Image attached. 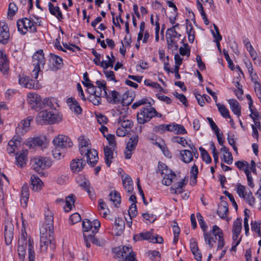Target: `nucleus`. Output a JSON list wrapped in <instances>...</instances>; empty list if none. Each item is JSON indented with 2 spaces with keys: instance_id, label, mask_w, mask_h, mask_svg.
Segmentation results:
<instances>
[{
  "instance_id": "f257e3e1",
  "label": "nucleus",
  "mask_w": 261,
  "mask_h": 261,
  "mask_svg": "<svg viewBox=\"0 0 261 261\" xmlns=\"http://www.w3.org/2000/svg\"><path fill=\"white\" fill-rule=\"evenodd\" d=\"M54 105L49 98H45L43 101V110L39 113L36 117V122L38 124H52L56 122V117L53 112Z\"/></svg>"
},
{
  "instance_id": "f03ea898",
  "label": "nucleus",
  "mask_w": 261,
  "mask_h": 261,
  "mask_svg": "<svg viewBox=\"0 0 261 261\" xmlns=\"http://www.w3.org/2000/svg\"><path fill=\"white\" fill-rule=\"evenodd\" d=\"M151 105V103H148V106L142 108L137 113V120L138 123L144 124L155 116L159 117L162 116V115L159 114Z\"/></svg>"
},
{
  "instance_id": "7ed1b4c3",
  "label": "nucleus",
  "mask_w": 261,
  "mask_h": 261,
  "mask_svg": "<svg viewBox=\"0 0 261 261\" xmlns=\"http://www.w3.org/2000/svg\"><path fill=\"white\" fill-rule=\"evenodd\" d=\"M79 148L81 155L86 156L87 163L91 166L94 167L98 160L97 151L91 149V145L83 146V147H79Z\"/></svg>"
},
{
  "instance_id": "20e7f679",
  "label": "nucleus",
  "mask_w": 261,
  "mask_h": 261,
  "mask_svg": "<svg viewBox=\"0 0 261 261\" xmlns=\"http://www.w3.org/2000/svg\"><path fill=\"white\" fill-rule=\"evenodd\" d=\"M236 191L239 196L251 206H254L255 200L250 190H246V187L240 183L236 185Z\"/></svg>"
},
{
  "instance_id": "39448f33",
  "label": "nucleus",
  "mask_w": 261,
  "mask_h": 261,
  "mask_svg": "<svg viewBox=\"0 0 261 261\" xmlns=\"http://www.w3.org/2000/svg\"><path fill=\"white\" fill-rule=\"evenodd\" d=\"M181 35L176 30H167L166 40L168 48L172 50H176L178 48L177 42L180 39Z\"/></svg>"
},
{
  "instance_id": "423d86ee",
  "label": "nucleus",
  "mask_w": 261,
  "mask_h": 261,
  "mask_svg": "<svg viewBox=\"0 0 261 261\" xmlns=\"http://www.w3.org/2000/svg\"><path fill=\"white\" fill-rule=\"evenodd\" d=\"M17 26L18 31L23 35L28 31L32 33L36 32V23L27 18L18 20Z\"/></svg>"
},
{
  "instance_id": "0eeeda50",
  "label": "nucleus",
  "mask_w": 261,
  "mask_h": 261,
  "mask_svg": "<svg viewBox=\"0 0 261 261\" xmlns=\"http://www.w3.org/2000/svg\"><path fill=\"white\" fill-rule=\"evenodd\" d=\"M152 229L150 231H145L136 234L134 236V239L135 241L141 240H150L153 243L162 244L163 242L162 237L156 234L155 236H152Z\"/></svg>"
},
{
  "instance_id": "6e6552de",
  "label": "nucleus",
  "mask_w": 261,
  "mask_h": 261,
  "mask_svg": "<svg viewBox=\"0 0 261 261\" xmlns=\"http://www.w3.org/2000/svg\"><path fill=\"white\" fill-rule=\"evenodd\" d=\"M32 161L34 170L38 173L42 169L48 168L52 165L51 160L46 157L38 156L34 158Z\"/></svg>"
},
{
  "instance_id": "1a4fd4ad",
  "label": "nucleus",
  "mask_w": 261,
  "mask_h": 261,
  "mask_svg": "<svg viewBox=\"0 0 261 261\" xmlns=\"http://www.w3.org/2000/svg\"><path fill=\"white\" fill-rule=\"evenodd\" d=\"M53 143L55 146L65 149L66 150L68 148L71 147L73 144L71 139L66 136L59 135L56 137L53 140Z\"/></svg>"
},
{
  "instance_id": "9d476101",
  "label": "nucleus",
  "mask_w": 261,
  "mask_h": 261,
  "mask_svg": "<svg viewBox=\"0 0 261 261\" xmlns=\"http://www.w3.org/2000/svg\"><path fill=\"white\" fill-rule=\"evenodd\" d=\"M28 102L30 105L31 108L39 111L43 108V102L41 101V98L38 94L32 93H29L28 95Z\"/></svg>"
},
{
  "instance_id": "9b49d317",
  "label": "nucleus",
  "mask_w": 261,
  "mask_h": 261,
  "mask_svg": "<svg viewBox=\"0 0 261 261\" xmlns=\"http://www.w3.org/2000/svg\"><path fill=\"white\" fill-rule=\"evenodd\" d=\"M138 139L139 137L137 135H135L129 138L124 151L125 159H129L131 158L133 151L135 150L138 144Z\"/></svg>"
},
{
  "instance_id": "f8f14e48",
  "label": "nucleus",
  "mask_w": 261,
  "mask_h": 261,
  "mask_svg": "<svg viewBox=\"0 0 261 261\" xmlns=\"http://www.w3.org/2000/svg\"><path fill=\"white\" fill-rule=\"evenodd\" d=\"M54 217L53 215L50 212L47 211L45 214V227L41 230H44V232L48 233L49 237L53 235L54 231Z\"/></svg>"
},
{
  "instance_id": "ddd939ff",
  "label": "nucleus",
  "mask_w": 261,
  "mask_h": 261,
  "mask_svg": "<svg viewBox=\"0 0 261 261\" xmlns=\"http://www.w3.org/2000/svg\"><path fill=\"white\" fill-rule=\"evenodd\" d=\"M32 120L31 117H28L27 119L22 120L16 128V133L17 136L22 135L28 132L30 129V122Z\"/></svg>"
},
{
  "instance_id": "4468645a",
  "label": "nucleus",
  "mask_w": 261,
  "mask_h": 261,
  "mask_svg": "<svg viewBox=\"0 0 261 261\" xmlns=\"http://www.w3.org/2000/svg\"><path fill=\"white\" fill-rule=\"evenodd\" d=\"M49 62L50 64H52V66L51 65L49 66L50 69L53 71L58 70L63 66L62 59L54 54L50 53L49 54Z\"/></svg>"
},
{
  "instance_id": "2eb2a0df",
  "label": "nucleus",
  "mask_w": 261,
  "mask_h": 261,
  "mask_svg": "<svg viewBox=\"0 0 261 261\" xmlns=\"http://www.w3.org/2000/svg\"><path fill=\"white\" fill-rule=\"evenodd\" d=\"M9 28L5 21L0 22V42L5 44L9 39Z\"/></svg>"
},
{
  "instance_id": "dca6fc26",
  "label": "nucleus",
  "mask_w": 261,
  "mask_h": 261,
  "mask_svg": "<svg viewBox=\"0 0 261 261\" xmlns=\"http://www.w3.org/2000/svg\"><path fill=\"white\" fill-rule=\"evenodd\" d=\"M47 234L44 230H40V249L42 251H46L48 245L51 244L53 241V235H51L50 237L49 236V239H47Z\"/></svg>"
},
{
  "instance_id": "f3484780",
  "label": "nucleus",
  "mask_w": 261,
  "mask_h": 261,
  "mask_svg": "<svg viewBox=\"0 0 261 261\" xmlns=\"http://www.w3.org/2000/svg\"><path fill=\"white\" fill-rule=\"evenodd\" d=\"M21 141L22 138L20 137L14 136L8 142L7 148L8 153L9 154L14 153L16 148L20 145Z\"/></svg>"
},
{
  "instance_id": "a211bd4d",
  "label": "nucleus",
  "mask_w": 261,
  "mask_h": 261,
  "mask_svg": "<svg viewBox=\"0 0 261 261\" xmlns=\"http://www.w3.org/2000/svg\"><path fill=\"white\" fill-rule=\"evenodd\" d=\"M45 60L42 49L37 51L33 56L32 64L33 66H40L43 67Z\"/></svg>"
},
{
  "instance_id": "6ab92c4d",
  "label": "nucleus",
  "mask_w": 261,
  "mask_h": 261,
  "mask_svg": "<svg viewBox=\"0 0 261 261\" xmlns=\"http://www.w3.org/2000/svg\"><path fill=\"white\" fill-rule=\"evenodd\" d=\"M14 226L11 223H7L5 226L4 237L6 244L8 245L12 242L13 238Z\"/></svg>"
},
{
  "instance_id": "aec40b11",
  "label": "nucleus",
  "mask_w": 261,
  "mask_h": 261,
  "mask_svg": "<svg viewBox=\"0 0 261 261\" xmlns=\"http://www.w3.org/2000/svg\"><path fill=\"white\" fill-rule=\"evenodd\" d=\"M86 161L82 159H75L73 160L70 163L71 170L75 173L81 171L85 166Z\"/></svg>"
},
{
  "instance_id": "412c9836",
  "label": "nucleus",
  "mask_w": 261,
  "mask_h": 261,
  "mask_svg": "<svg viewBox=\"0 0 261 261\" xmlns=\"http://www.w3.org/2000/svg\"><path fill=\"white\" fill-rule=\"evenodd\" d=\"M113 252L115 254V257H123L124 254H128L132 252V247L129 246L117 247L113 248Z\"/></svg>"
},
{
  "instance_id": "4be33fe9",
  "label": "nucleus",
  "mask_w": 261,
  "mask_h": 261,
  "mask_svg": "<svg viewBox=\"0 0 261 261\" xmlns=\"http://www.w3.org/2000/svg\"><path fill=\"white\" fill-rule=\"evenodd\" d=\"M29 198V189L27 184H24L21 188L20 203L23 207L27 206Z\"/></svg>"
},
{
  "instance_id": "5701e85b",
  "label": "nucleus",
  "mask_w": 261,
  "mask_h": 261,
  "mask_svg": "<svg viewBox=\"0 0 261 261\" xmlns=\"http://www.w3.org/2000/svg\"><path fill=\"white\" fill-rule=\"evenodd\" d=\"M28 151H23L19 154H16V165L20 168L25 166L28 161Z\"/></svg>"
},
{
  "instance_id": "b1692460",
  "label": "nucleus",
  "mask_w": 261,
  "mask_h": 261,
  "mask_svg": "<svg viewBox=\"0 0 261 261\" xmlns=\"http://www.w3.org/2000/svg\"><path fill=\"white\" fill-rule=\"evenodd\" d=\"M9 69L8 61L6 55L4 54L3 51L0 49V70L4 74L8 72Z\"/></svg>"
},
{
  "instance_id": "393cba45",
  "label": "nucleus",
  "mask_w": 261,
  "mask_h": 261,
  "mask_svg": "<svg viewBox=\"0 0 261 261\" xmlns=\"http://www.w3.org/2000/svg\"><path fill=\"white\" fill-rule=\"evenodd\" d=\"M46 139L44 137H36L28 139V144L30 147L42 146L45 143Z\"/></svg>"
},
{
  "instance_id": "a878e982",
  "label": "nucleus",
  "mask_w": 261,
  "mask_h": 261,
  "mask_svg": "<svg viewBox=\"0 0 261 261\" xmlns=\"http://www.w3.org/2000/svg\"><path fill=\"white\" fill-rule=\"evenodd\" d=\"M115 148H110L107 146L104 147L105 162L108 167H110L112 160L114 158V151Z\"/></svg>"
},
{
  "instance_id": "bb28decb",
  "label": "nucleus",
  "mask_w": 261,
  "mask_h": 261,
  "mask_svg": "<svg viewBox=\"0 0 261 261\" xmlns=\"http://www.w3.org/2000/svg\"><path fill=\"white\" fill-rule=\"evenodd\" d=\"M67 103L69 105L71 111L76 114L82 113V109L77 101L73 98L70 97L67 99Z\"/></svg>"
},
{
  "instance_id": "cd10ccee",
  "label": "nucleus",
  "mask_w": 261,
  "mask_h": 261,
  "mask_svg": "<svg viewBox=\"0 0 261 261\" xmlns=\"http://www.w3.org/2000/svg\"><path fill=\"white\" fill-rule=\"evenodd\" d=\"M32 189L34 191H40L43 185V182L36 175H32L31 177Z\"/></svg>"
},
{
  "instance_id": "c85d7f7f",
  "label": "nucleus",
  "mask_w": 261,
  "mask_h": 261,
  "mask_svg": "<svg viewBox=\"0 0 261 261\" xmlns=\"http://www.w3.org/2000/svg\"><path fill=\"white\" fill-rule=\"evenodd\" d=\"M214 232L213 229L212 232H204L203 234L204 239L206 244L208 245L209 247L212 248L214 244L216 243V240H217V235H214Z\"/></svg>"
},
{
  "instance_id": "c756f323",
  "label": "nucleus",
  "mask_w": 261,
  "mask_h": 261,
  "mask_svg": "<svg viewBox=\"0 0 261 261\" xmlns=\"http://www.w3.org/2000/svg\"><path fill=\"white\" fill-rule=\"evenodd\" d=\"M122 184L125 190L127 191V192L129 193H132L134 187H133V182L131 177L126 175L125 176L122 177Z\"/></svg>"
},
{
  "instance_id": "7c9ffc66",
  "label": "nucleus",
  "mask_w": 261,
  "mask_h": 261,
  "mask_svg": "<svg viewBox=\"0 0 261 261\" xmlns=\"http://www.w3.org/2000/svg\"><path fill=\"white\" fill-rule=\"evenodd\" d=\"M19 83L25 88L32 89L34 87V82L32 80L29 79V77L24 76L23 75L19 76Z\"/></svg>"
},
{
  "instance_id": "2f4dec72",
  "label": "nucleus",
  "mask_w": 261,
  "mask_h": 261,
  "mask_svg": "<svg viewBox=\"0 0 261 261\" xmlns=\"http://www.w3.org/2000/svg\"><path fill=\"white\" fill-rule=\"evenodd\" d=\"M213 231L214 235H217L218 237V249H222L224 245V241L223 239V232L221 229L217 225L213 226Z\"/></svg>"
},
{
  "instance_id": "473e14b6",
  "label": "nucleus",
  "mask_w": 261,
  "mask_h": 261,
  "mask_svg": "<svg viewBox=\"0 0 261 261\" xmlns=\"http://www.w3.org/2000/svg\"><path fill=\"white\" fill-rule=\"evenodd\" d=\"M114 226L116 235L120 236L124 229V221L120 218H117L115 219Z\"/></svg>"
},
{
  "instance_id": "72a5a7b5",
  "label": "nucleus",
  "mask_w": 261,
  "mask_h": 261,
  "mask_svg": "<svg viewBox=\"0 0 261 261\" xmlns=\"http://www.w3.org/2000/svg\"><path fill=\"white\" fill-rule=\"evenodd\" d=\"M228 101L231 111L235 115L239 117L241 113V108L238 101L234 99H229Z\"/></svg>"
},
{
  "instance_id": "f704fd0d",
  "label": "nucleus",
  "mask_w": 261,
  "mask_h": 261,
  "mask_svg": "<svg viewBox=\"0 0 261 261\" xmlns=\"http://www.w3.org/2000/svg\"><path fill=\"white\" fill-rule=\"evenodd\" d=\"M48 9L49 12L58 19H63V15L58 6H54L51 3H48Z\"/></svg>"
},
{
  "instance_id": "c9c22d12",
  "label": "nucleus",
  "mask_w": 261,
  "mask_h": 261,
  "mask_svg": "<svg viewBox=\"0 0 261 261\" xmlns=\"http://www.w3.org/2000/svg\"><path fill=\"white\" fill-rule=\"evenodd\" d=\"M106 96L109 103L117 104L121 101L120 94L116 91H112L111 95H108L107 94Z\"/></svg>"
},
{
  "instance_id": "e433bc0d",
  "label": "nucleus",
  "mask_w": 261,
  "mask_h": 261,
  "mask_svg": "<svg viewBox=\"0 0 261 261\" xmlns=\"http://www.w3.org/2000/svg\"><path fill=\"white\" fill-rule=\"evenodd\" d=\"M186 22L188 40L190 43H193L195 39V31L191 22L188 19H186Z\"/></svg>"
},
{
  "instance_id": "4c0bfd02",
  "label": "nucleus",
  "mask_w": 261,
  "mask_h": 261,
  "mask_svg": "<svg viewBox=\"0 0 261 261\" xmlns=\"http://www.w3.org/2000/svg\"><path fill=\"white\" fill-rule=\"evenodd\" d=\"M182 161L185 163H190L193 159V155L189 150H183L180 152Z\"/></svg>"
},
{
  "instance_id": "58836bf2",
  "label": "nucleus",
  "mask_w": 261,
  "mask_h": 261,
  "mask_svg": "<svg viewBox=\"0 0 261 261\" xmlns=\"http://www.w3.org/2000/svg\"><path fill=\"white\" fill-rule=\"evenodd\" d=\"M110 200L113 204L116 207L120 204L121 197L118 192L117 191L111 192L109 194Z\"/></svg>"
},
{
  "instance_id": "ea45409f",
  "label": "nucleus",
  "mask_w": 261,
  "mask_h": 261,
  "mask_svg": "<svg viewBox=\"0 0 261 261\" xmlns=\"http://www.w3.org/2000/svg\"><path fill=\"white\" fill-rule=\"evenodd\" d=\"M90 185V184L89 181L87 179H85L84 181L80 184V186L87 192L91 199H92L94 198L93 189L91 187Z\"/></svg>"
},
{
  "instance_id": "a19ab883",
  "label": "nucleus",
  "mask_w": 261,
  "mask_h": 261,
  "mask_svg": "<svg viewBox=\"0 0 261 261\" xmlns=\"http://www.w3.org/2000/svg\"><path fill=\"white\" fill-rule=\"evenodd\" d=\"M28 253L29 261H35V253L34 251V241L31 238H29L28 240Z\"/></svg>"
},
{
  "instance_id": "79ce46f5",
  "label": "nucleus",
  "mask_w": 261,
  "mask_h": 261,
  "mask_svg": "<svg viewBox=\"0 0 261 261\" xmlns=\"http://www.w3.org/2000/svg\"><path fill=\"white\" fill-rule=\"evenodd\" d=\"M185 179H182L181 181L178 182L176 185H173L170 188L172 193L174 194H180L182 192L183 187L186 185Z\"/></svg>"
},
{
  "instance_id": "37998d69",
  "label": "nucleus",
  "mask_w": 261,
  "mask_h": 261,
  "mask_svg": "<svg viewBox=\"0 0 261 261\" xmlns=\"http://www.w3.org/2000/svg\"><path fill=\"white\" fill-rule=\"evenodd\" d=\"M228 212V205L226 203H224L219 206L217 213L220 218L223 219L227 217Z\"/></svg>"
},
{
  "instance_id": "c03bdc74",
  "label": "nucleus",
  "mask_w": 261,
  "mask_h": 261,
  "mask_svg": "<svg viewBox=\"0 0 261 261\" xmlns=\"http://www.w3.org/2000/svg\"><path fill=\"white\" fill-rule=\"evenodd\" d=\"M74 198L75 196L72 194L66 197L65 199L66 207H64L66 212H68L71 210L75 201Z\"/></svg>"
},
{
  "instance_id": "a18cd8bd",
  "label": "nucleus",
  "mask_w": 261,
  "mask_h": 261,
  "mask_svg": "<svg viewBox=\"0 0 261 261\" xmlns=\"http://www.w3.org/2000/svg\"><path fill=\"white\" fill-rule=\"evenodd\" d=\"M65 152L66 150L65 149H62L61 148L56 146L55 148L52 150L53 155L55 159L57 160H59L61 158L64 157Z\"/></svg>"
},
{
  "instance_id": "49530a36",
  "label": "nucleus",
  "mask_w": 261,
  "mask_h": 261,
  "mask_svg": "<svg viewBox=\"0 0 261 261\" xmlns=\"http://www.w3.org/2000/svg\"><path fill=\"white\" fill-rule=\"evenodd\" d=\"M216 106L219 112L223 117L226 118H230L229 111L224 105L218 103H216Z\"/></svg>"
},
{
  "instance_id": "de8ad7c7",
  "label": "nucleus",
  "mask_w": 261,
  "mask_h": 261,
  "mask_svg": "<svg viewBox=\"0 0 261 261\" xmlns=\"http://www.w3.org/2000/svg\"><path fill=\"white\" fill-rule=\"evenodd\" d=\"M158 172H160L162 175H166L172 173L173 172L169 169L167 166L164 163L159 162L158 165Z\"/></svg>"
},
{
  "instance_id": "09e8293b",
  "label": "nucleus",
  "mask_w": 261,
  "mask_h": 261,
  "mask_svg": "<svg viewBox=\"0 0 261 261\" xmlns=\"http://www.w3.org/2000/svg\"><path fill=\"white\" fill-rule=\"evenodd\" d=\"M176 176V174L174 172L163 176L162 183L166 186H169L172 184L173 180L175 178Z\"/></svg>"
},
{
  "instance_id": "8fccbe9b",
  "label": "nucleus",
  "mask_w": 261,
  "mask_h": 261,
  "mask_svg": "<svg viewBox=\"0 0 261 261\" xmlns=\"http://www.w3.org/2000/svg\"><path fill=\"white\" fill-rule=\"evenodd\" d=\"M82 227L83 229V234L88 232L93 229L92 222L88 219H84L82 222Z\"/></svg>"
},
{
  "instance_id": "3c124183",
  "label": "nucleus",
  "mask_w": 261,
  "mask_h": 261,
  "mask_svg": "<svg viewBox=\"0 0 261 261\" xmlns=\"http://www.w3.org/2000/svg\"><path fill=\"white\" fill-rule=\"evenodd\" d=\"M241 232L237 233H232V246L231 248V250L236 251V247L239 245L242 239V237H241L239 239H238L239 236H240Z\"/></svg>"
},
{
  "instance_id": "603ef678",
  "label": "nucleus",
  "mask_w": 261,
  "mask_h": 261,
  "mask_svg": "<svg viewBox=\"0 0 261 261\" xmlns=\"http://www.w3.org/2000/svg\"><path fill=\"white\" fill-rule=\"evenodd\" d=\"M242 230V220L237 219L233 223L232 233L241 232Z\"/></svg>"
},
{
  "instance_id": "864d4df0",
  "label": "nucleus",
  "mask_w": 261,
  "mask_h": 261,
  "mask_svg": "<svg viewBox=\"0 0 261 261\" xmlns=\"http://www.w3.org/2000/svg\"><path fill=\"white\" fill-rule=\"evenodd\" d=\"M199 149L201 152V155L203 161L205 162L207 164L210 163L212 161V159L207 151L202 147H199Z\"/></svg>"
},
{
  "instance_id": "5fc2aeb1",
  "label": "nucleus",
  "mask_w": 261,
  "mask_h": 261,
  "mask_svg": "<svg viewBox=\"0 0 261 261\" xmlns=\"http://www.w3.org/2000/svg\"><path fill=\"white\" fill-rule=\"evenodd\" d=\"M191 176L193 178V179L191 181L193 183V185L196 184L197 174L198 173V167L196 165H194L190 171Z\"/></svg>"
},
{
  "instance_id": "6e6d98bb",
  "label": "nucleus",
  "mask_w": 261,
  "mask_h": 261,
  "mask_svg": "<svg viewBox=\"0 0 261 261\" xmlns=\"http://www.w3.org/2000/svg\"><path fill=\"white\" fill-rule=\"evenodd\" d=\"M88 237L90 238V241L91 243H92L93 244L96 245L98 246H100L103 245L105 243V241L104 240H101L99 241L98 239H97L94 233H90L88 234Z\"/></svg>"
},
{
  "instance_id": "4d7b16f0",
  "label": "nucleus",
  "mask_w": 261,
  "mask_h": 261,
  "mask_svg": "<svg viewBox=\"0 0 261 261\" xmlns=\"http://www.w3.org/2000/svg\"><path fill=\"white\" fill-rule=\"evenodd\" d=\"M88 99L89 101L91 102L94 105L98 106L100 103L101 97L98 94H90Z\"/></svg>"
},
{
  "instance_id": "13d9d810",
  "label": "nucleus",
  "mask_w": 261,
  "mask_h": 261,
  "mask_svg": "<svg viewBox=\"0 0 261 261\" xmlns=\"http://www.w3.org/2000/svg\"><path fill=\"white\" fill-rule=\"evenodd\" d=\"M104 137H106L107 140L108 141L109 144L110 145L109 147L112 148H115L116 142L115 136L112 134H108L107 135H104Z\"/></svg>"
},
{
  "instance_id": "bf43d9fd",
  "label": "nucleus",
  "mask_w": 261,
  "mask_h": 261,
  "mask_svg": "<svg viewBox=\"0 0 261 261\" xmlns=\"http://www.w3.org/2000/svg\"><path fill=\"white\" fill-rule=\"evenodd\" d=\"M96 85L97 87L96 88L97 89L100 91H103V94L105 96H106L107 95V92L106 91V83L105 81H97L96 82Z\"/></svg>"
},
{
  "instance_id": "052dcab7",
  "label": "nucleus",
  "mask_w": 261,
  "mask_h": 261,
  "mask_svg": "<svg viewBox=\"0 0 261 261\" xmlns=\"http://www.w3.org/2000/svg\"><path fill=\"white\" fill-rule=\"evenodd\" d=\"M84 85L87 87L88 89H90V88H92V92H93V94H98L100 97V96H105L103 94L102 91L100 92V90L97 89L96 87L94 86L91 83H84Z\"/></svg>"
},
{
  "instance_id": "680f3d73",
  "label": "nucleus",
  "mask_w": 261,
  "mask_h": 261,
  "mask_svg": "<svg viewBox=\"0 0 261 261\" xmlns=\"http://www.w3.org/2000/svg\"><path fill=\"white\" fill-rule=\"evenodd\" d=\"M148 103L151 102H149L148 100L146 98H142L134 102L132 105V108L133 109H136V108H137L138 107H140L141 105L148 104Z\"/></svg>"
},
{
  "instance_id": "e2e57ef3",
  "label": "nucleus",
  "mask_w": 261,
  "mask_h": 261,
  "mask_svg": "<svg viewBox=\"0 0 261 261\" xmlns=\"http://www.w3.org/2000/svg\"><path fill=\"white\" fill-rule=\"evenodd\" d=\"M128 215L130 217V219L132 220V218L135 217L137 214V210L136 204L133 203L129 206L128 211Z\"/></svg>"
},
{
  "instance_id": "0e129e2a",
  "label": "nucleus",
  "mask_w": 261,
  "mask_h": 261,
  "mask_svg": "<svg viewBox=\"0 0 261 261\" xmlns=\"http://www.w3.org/2000/svg\"><path fill=\"white\" fill-rule=\"evenodd\" d=\"M244 171L247 176L248 185L251 188H253L254 187V184L253 182V178L250 171L249 169H245Z\"/></svg>"
},
{
  "instance_id": "69168bd1",
  "label": "nucleus",
  "mask_w": 261,
  "mask_h": 261,
  "mask_svg": "<svg viewBox=\"0 0 261 261\" xmlns=\"http://www.w3.org/2000/svg\"><path fill=\"white\" fill-rule=\"evenodd\" d=\"M79 147L87 146L88 145H91L90 141L88 138H85V137L82 136L78 138Z\"/></svg>"
},
{
  "instance_id": "338daca9",
  "label": "nucleus",
  "mask_w": 261,
  "mask_h": 261,
  "mask_svg": "<svg viewBox=\"0 0 261 261\" xmlns=\"http://www.w3.org/2000/svg\"><path fill=\"white\" fill-rule=\"evenodd\" d=\"M17 11V7L15 5V4L13 3H11L9 6L8 16L9 17L13 16Z\"/></svg>"
},
{
  "instance_id": "774afa93",
  "label": "nucleus",
  "mask_w": 261,
  "mask_h": 261,
  "mask_svg": "<svg viewBox=\"0 0 261 261\" xmlns=\"http://www.w3.org/2000/svg\"><path fill=\"white\" fill-rule=\"evenodd\" d=\"M172 140L173 142L177 143L184 147H185L188 143L187 140L184 138L178 136L174 137L172 138Z\"/></svg>"
}]
</instances>
